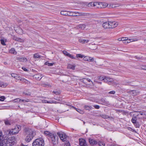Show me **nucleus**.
<instances>
[{"mask_svg":"<svg viewBox=\"0 0 146 146\" xmlns=\"http://www.w3.org/2000/svg\"><path fill=\"white\" fill-rule=\"evenodd\" d=\"M44 133L48 137L50 143L53 145H56L58 143V137L55 133H50L47 131H44Z\"/></svg>","mask_w":146,"mask_h":146,"instance_id":"f257e3e1","label":"nucleus"},{"mask_svg":"<svg viewBox=\"0 0 146 146\" xmlns=\"http://www.w3.org/2000/svg\"><path fill=\"white\" fill-rule=\"evenodd\" d=\"M35 135V132L34 130L31 129L28 130L25 133V141L27 142H29Z\"/></svg>","mask_w":146,"mask_h":146,"instance_id":"f03ea898","label":"nucleus"},{"mask_svg":"<svg viewBox=\"0 0 146 146\" xmlns=\"http://www.w3.org/2000/svg\"><path fill=\"white\" fill-rule=\"evenodd\" d=\"M16 142V139L14 137H11L7 139L3 140L2 146H11Z\"/></svg>","mask_w":146,"mask_h":146,"instance_id":"7ed1b4c3","label":"nucleus"},{"mask_svg":"<svg viewBox=\"0 0 146 146\" xmlns=\"http://www.w3.org/2000/svg\"><path fill=\"white\" fill-rule=\"evenodd\" d=\"M32 145L33 146H44V141L42 138L37 139L33 141Z\"/></svg>","mask_w":146,"mask_h":146,"instance_id":"20e7f679","label":"nucleus"},{"mask_svg":"<svg viewBox=\"0 0 146 146\" xmlns=\"http://www.w3.org/2000/svg\"><path fill=\"white\" fill-rule=\"evenodd\" d=\"M21 129L20 126L19 125H16L14 129H12L9 132V134L11 135L13 134H16L18 133L19 131Z\"/></svg>","mask_w":146,"mask_h":146,"instance_id":"39448f33","label":"nucleus"},{"mask_svg":"<svg viewBox=\"0 0 146 146\" xmlns=\"http://www.w3.org/2000/svg\"><path fill=\"white\" fill-rule=\"evenodd\" d=\"M12 77H14L16 79L18 80H20L21 81H23L26 83L27 84L29 83L30 82H29L28 80L25 79V78H22L19 76L18 75L16 74H11Z\"/></svg>","mask_w":146,"mask_h":146,"instance_id":"423d86ee","label":"nucleus"},{"mask_svg":"<svg viewBox=\"0 0 146 146\" xmlns=\"http://www.w3.org/2000/svg\"><path fill=\"white\" fill-rule=\"evenodd\" d=\"M57 134L62 141H65L66 140V135L64 133L62 132H58L57 133Z\"/></svg>","mask_w":146,"mask_h":146,"instance_id":"0eeeda50","label":"nucleus"},{"mask_svg":"<svg viewBox=\"0 0 146 146\" xmlns=\"http://www.w3.org/2000/svg\"><path fill=\"white\" fill-rule=\"evenodd\" d=\"M106 7V3L96 2V8H102Z\"/></svg>","mask_w":146,"mask_h":146,"instance_id":"6e6552de","label":"nucleus"},{"mask_svg":"<svg viewBox=\"0 0 146 146\" xmlns=\"http://www.w3.org/2000/svg\"><path fill=\"white\" fill-rule=\"evenodd\" d=\"M110 28H113L116 27L118 25L117 23L115 21L109 22Z\"/></svg>","mask_w":146,"mask_h":146,"instance_id":"1a4fd4ad","label":"nucleus"},{"mask_svg":"<svg viewBox=\"0 0 146 146\" xmlns=\"http://www.w3.org/2000/svg\"><path fill=\"white\" fill-rule=\"evenodd\" d=\"M63 53L65 56H68L69 57L71 58L72 59H76V58L74 57L73 54H70L68 52L64 50L62 52Z\"/></svg>","mask_w":146,"mask_h":146,"instance_id":"9d476101","label":"nucleus"},{"mask_svg":"<svg viewBox=\"0 0 146 146\" xmlns=\"http://www.w3.org/2000/svg\"><path fill=\"white\" fill-rule=\"evenodd\" d=\"M79 13L77 12L69 11L68 16H79Z\"/></svg>","mask_w":146,"mask_h":146,"instance_id":"9b49d317","label":"nucleus"},{"mask_svg":"<svg viewBox=\"0 0 146 146\" xmlns=\"http://www.w3.org/2000/svg\"><path fill=\"white\" fill-rule=\"evenodd\" d=\"M79 144L80 146H87L86 141L84 139H80Z\"/></svg>","mask_w":146,"mask_h":146,"instance_id":"f8f14e48","label":"nucleus"},{"mask_svg":"<svg viewBox=\"0 0 146 146\" xmlns=\"http://www.w3.org/2000/svg\"><path fill=\"white\" fill-rule=\"evenodd\" d=\"M88 7L90 8L94 7L95 8H96V2H90L88 4Z\"/></svg>","mask_w":146,"mask_h":146,"instance_id":"ddd939ff","label":"nucleus"},{"mask_svg":"<svg viewBox=\"0 0 146 146\" xmlns=\"http://www.w3.org/2000/svg\"><path fill=\"white\" fill-rule=\"evenodd\" d=\"M83 60L89 62H92L94 61V59L93 58H92L88 56H85L83 57Z\"/></svg>","mask_w":146,"mask_h":146,"instance_id":"4468645a","label":"nucleus"},{"mask_svg":"<svg viewBox=\"0 0 146 146\" xmlns=\"http://www.w3.org/2000/svg\"><path fill=\"white\" fill-rule=\"evenodd\" d=\"M89 141L90 145H96L98 143V141L94 139H89Z\"/></svg>","mask_w":146,"mask_h":146,"instance_id":"2eb2a0df","label":"nucleus"},{"mask_svg":"<svg viewBox=\"0 0 146 146\" xmlns=\"http://www.w3.org/2000/svg\"><path fill=\"white\" fill-rule=\"evenodd\" d=\"M140 40V38H130L128 39L127 40V43H129L131 42L136 41Z\"/></svg>","mask_w":146,"mask_h":146,"instance_id":"dca6fc26","label":"nucleus"},{"mask_svg":"<svg viewBox=\"0 0 146 146\" xmlns=\"http://www.w3.org/2000/svg\"><path fill=\"white\" fill-rule=\"evenodd\" d=\"M102 26L104 29H110L109 22L103 23L102 24Z\"/></svg>","mask_w":146,"mask_h":146,"instance_id":"f3484780","label":"nucleus"},{"mask_svg":"<svg viewBox=\"0 0 146 146\" xmlns=\"http://www.w3.org/2000/svg\"><path fill=\"white\" fill-rule=\"evenodd\" d=\"M17 59L19 61L22 62H26L27 61V58L25 57H18L17 58Z\"/></svg>","mask_w":146,"mask_h":146,"instance_id":"a211bd4d","label":"nucleus"},{"mask_svg":"<svg viewBox=\"0 0 146 146\" xmlns=\"http://www.w3.org/2000/svg\"><path fill=\"white\" fill-rule=\"evenodd\" d=\"M104 81L106 83L111 82L113 81L112 78L108 77H104V79H103Z\"/></svg>","mask_w":146,"mask_h":146,"instance_id":"6ab92c4d","label":"nucleus"},{"mask_svg":"<svg viewBox=\"0 0 146 146\" xmlns=\"http://www.w3.org/2000/svg\"><path fill=\"white\" fill-rule=\"evenodd\" d=\"M33 77L36 80H40L42 77V76L41 74H38L34 75Z\"/></svg>","mask_w":146,"mask_h":146,"instance_id":"aec40b11","label":"nucleus"},{"mask_svg":"<svg viewBox=\"0 0 146 146\" xmlns=\"http://www.w3.org/2000/svg\"><path fill=\"white\" fill-rule=\"evenodd\" d=\"M4 139L2 132L0 131V146H2Z\"/></svg>","mask_w":146,"mask_h":146,"instance_id":"412c9836","label":"nucleus"},{"mask_svg":"<svg viewBox=\"0 0 146 146\" xmlns=\"http://www.w3.org/2000/svg\"><path fill=\"white\" fill-rule=\"evenodd\" d=\"M79 41L82 43H86L88 42V40L85 39L80 38L79 39Z\"/></svg>","mask_w":146,"mask_h":146,"instance_id":"4be33fe9","label":"nucleus"},{"mask_svg":"<svg viewBox=\"0 0 146 146\" xmlns=\"http://www.w3.org/2000/svg\"><path fill=\"white\" fill-rule=\"evenodd\" d=\"M69 13V11H61L60 12L61 15L65 16H68Z\"/></svg>","mask_w":146,"mask_h":146,"instance_id":"5701e85b","label":"nucleus"},{"mask_svg":"<svg viewBox=\"0 0 146 146\" xmlns=\"http://www.w3.org/2000/svg\"><path fill=\"white\" fill-rule=\"evenodd\" d=\"M8 85V84L6 83L3 82H0V87L5 88Z\"/></svg>","mask_w":146,"mask_h":146,"instance_id":"b1692460","label":"nucleus"},{"mask_svg":"<svg viewBox=\"0 0 146 146\" xmlns=\"http://www.w3.org/2000/svg\"><path fill=\"white\" fill-rule=\"evenodd\" d=\"M130 93L133 96H135L139 94L138 92H137L136 90H135L131 91Z\"/></svg>","mask_w":146,"mask_h":146,"instance_id":"393cba45","label":"nucleus"},{"mask_svg":"<svg viewBox=\"0 0 146 146\" xmlns=\"http://www.w3.org/2000/svg\"><path fill=\"white\" fill-rule=\"evenodd\" d=\"M75 66L71 64H68L67 66L68 68L71 69L73 70L75 69Z\"/></svg>","mask_w":146,"mask_h":146,"instance_id":"a878e982","label":"nucleus"},{"mask_svg":"<svg viewBox=\"0 0 146 146\" xmlns=\"http://www.w3.org/2000/svg\"><path fill=\"white\" fill-rule=\"evenodd\" d=\"M16 32L20 34H22L23 33V30L20 28H19L18 29L15 30Z\"/></svg>","mask_w":146,"mask_h":146,"instance_id":"bb28decb","label":"nucleus"},{"mask_svg":"<svg viewBox=\"0 0 146 146\" xmlns=\"http://www.w3.org/2000/svg\"><path fill=\"white\" fill-rule=\"evenodd\" d=\"M72 108H73L75 110H76L78 112L80 113L83 114L84 113L83 111L81 110L80 109H77L76 108H75L74 106H72Z\"/></svg>","mask_w":146,"mask_h":146,"instance_id":"cd10ccee","label":"nucleus"},{"mask_svg":"<svg viewBox=\"0 0 146 146\" xmlns=\"http://www.w3.org/2000/svg\"><path fill=\"white\" fill-rule=\"evenodd\" d=\"M85 25L84 24H80L78 26V28L80 29H84L85 27Z\"/></svg>","mask_w":146,"mask_h":146,"instance_id":"c85d7f7f","label":"nucleus"},{"mask_svg":"<svg viewBox=\"0 0 146 146\" xmlns=\"http://www.w3.org/2000/svg\"><path fill=\"white\" fill-rule=\"evenodd\" d=\"M84 108L86 110H88L89 111L90 110L92 109V108L91 106H84Z\"/></svg>","mask_w":146,"mask_h":146,"instance_id":"c756f323","label":"nucleus"},{"mask_svg":"<svg viewBox=\"0 0 146 146\" xmlns=\"http://www.w3.org/2000/svg\"><path fill=\"white\" fill-rule=\"evenodd\" d=\"M9 52L10 53L13 54H15L17 53V52L14 48H11L9 51Z\"/></svg>","mask_w":146,"mask_h":146,"instance_id":"7c9ffc66","label":"nucleus"},{"mask_svg":"<svg viewBox=\"0 0 146 146\" xmlns=\"http://www.w3.org/2000/svg\"><path fill=\"white\" fill-rule=\"evenodd\" d=\"M4 121L5 124L6 125H11L10 121L8 119L4 120Z\"/></svg>","mask_w":146,"mask_h":146,"instance_id":"2f4dec72","label":"nucleus"},{"mask_svg":"<svg viewBox=\"0 0 146 146\" xmlns=\"http://www.w3.org/2000/svg\"><path fill=\"white\" fill-rule=\"evenodd\" d=\"M41 56L38 54H34L33 55V58H40Z\"/></svg>","mask_w":146,"mask_h":146,"instance_id":"473e14b6","label":"nucleus"},{"mask_svg":"<svg viewBox=\"0 0 146 146\" xmlns=\"http://www.w3.org/2000/svg\"><path fill=\"white\" fill-rule=\"evenodd\" d=\"M0 41L1 44L3 45H6L5 42H6V40H4L3 39H1L0 40Z\"/></svg>","mask_w":146,"mask_h":146,"instance_id":"72a5a7b5","label":"nucleus"},{"mask_svg":"<svg viewBox=\"0 0 146 146\" xmlns=\"http://www.w3.org/2000/svg\"><path fill=\"white\" fill-rule=\"evenodd\" d=\"M21 99L20 98H17L14 99L13 101L14 103H18L19 102H21Z\"/></svg>","mask_w":146,"mask_h":146,"instance_id":"f704fd0d","label":"nucleus"},{"mask_svg":"<svg viewBox=\"0 0 146 146\" xmlns=\"http://www.w3.org/2000/svg\"><path fill=\"white\" fill-rule=\"evenodd\" d=\"M100 116L101 117L104 119H106L109 117L108 116L105 114H101L100 115Z\"/></svg>","mask_w":146,"mask_h":146,"instance_id":"c9c22d12","label":"nucleus"},{"mask_svg":"<svg viewBox=\"0 0 146 146\" xmlns=\"http://www.w3.org/2000/svg\"><path fill=\"white\" fill-rule=\"evenodd\" d=\"M136 117H133L131 119V121L134 124L136 123L137 121H136Z\"/></svg>","mask_w":146,"mask_h":146,"instance_id":"e433bc0d","label":"nucleus"},{"mask_svg":"<svg viewBox=\"0 0 146 146\" xmlns=\"http://www.w3.org/2000/svg\"><path fill=\"white\" fill-rule=\"evenodd\" d=\"M59 102H57L56 101H48V102H47V103L48 104H57V103H59Z\"/></svg>","mask_w":146,"mask_h":146,"instance_id":"4c0bfd02","label":"nucleus"},{"mask_svg":"<svg viewBox=\"0 0 146 146\" xmlns=\"http://www.w3.org/2000/svg\"><path fill=\"white\" fill-rule=\"evenodd\" d=\"M15 40L18 41L19 42H23L24 41V40L23 39H22L20 38H17L15 39Z\"/></svg>","mask_w":146,"mask_h":146,"instance_id":"58836bf2","label":"nucleus"},{"mask_svg":"<svg viewBox=\"0 0 146 146\" xmlns=\"http://www.w3.org/2000/svg\"><path fill=\"white\" fill-rule=\"evenodd\" d=\"M84 57V55L81 54H78L76 55V57L77 58H82Z\"/></svg>","mask_w":146,"mask_h":146,"instance_id":"ea45409f","label":"nucleus"},{"mask_svg":"<svg viewBox=\"0 0 146 146\" xmlns=\"http://www.w3.org/2000/svg\"><path fill=\"white\" fill-rule=\"evenodd\" d=\"M112 3H109V4H107L106 3V7H107L108 8H112Z\"/></svg>","mask_w":146,"mask_h":146,"instance_id":"a19ab883","label":"nucleus"},{"mask_svg":"<svg viewBox=\"0 0 146 146\" xmlns=\"http://www.w3.org/2000/svg\"><path fill=\"white\" fill-rule=\"evenodd\" d=\"M5 99V97L4 96H1L0 97V100L1 101H4Z\"/></svg>","mask_w":146,"mask_h":146,"instance_id":"79ce46f5","label":"nucleus"},{"mask_svg":"<svg viewBox=\"0 0 146 146\" xmlns=\"http://www.w3.org/2000/svg\"><path fill=\"white\" fill-rule=\"evenodd\" d=\"M42 86L45 87H47V86H49V84L48 83H44L42 84Z\"/></svg>","mask_w":146,"mask_h":146,"instance_id":"37998d69","label":"nucleus"},{"mask_svg":"<svg viewBox=\"0 0 146 146\" xmlns=\"http://www.w3.org/2000/svg\"><path fill=\"white\" fill-rule=\"evenodd\" d=\"M136 113H137V116H138L139 115H143V113L142 112L136 111Z\"/></svg>","mask_w":146,"mask_h":146,"instance_id":"c03bdc74","label":"nucleus"},{"mask_svg":"<svg viewBox=\"0 0 146 146\" xmlns=\"http://www.w3.org/2000/svg\"><path fill=\"white\" fill-rule=\"evenodd\" d=\"M93 107L97 109H98L100 108V106L98 105H94Z\"/></svg>","mask_w":146,"mask_h":146,"instance_id":"a18cd8bd","label":"nucleus"},{"mask_svg":"<svg viewBox=\"0 0 146 146\" xmlns=\"http://www.w3.org/2000/svg\"><path fill=\"white\" fill-rule=\"evenodd\" d=\"M128 38L127 37H123L122 38V41H127V40L128 39Z\"/></svg>","mask_w":146,"mask_h":146,"instance_id":"49530a36","label":"nucleus"},{"mask_svg":"<svg viewBox=\"0 0 146 146\" xmlns=\"http://www.w3.org/2000/svg\"><path fill=\"white\" fill-rule=\"evenodd\" d=\"M115 91H114V90L108 92V93L109 94H115Z\"/></svg>","mask_w":146,"mask_h":146,"instance_id":"de8ad7c7","label":"nucleus"},{"mask_svg":"<svg viewBox=\"0 0 146 146\" xmlns=\"http://www.w3.org/2000/svg\"><path fill=\"white\" fill-rule=\"evenodd\" d=\"M134 124L135 126L136 127L139 128V125L138 123H136Z\"/></svg>","mask_w":146,"mask_h":146,"instance_id":"09e8293b","label":"nucleus"},{"mask_svg":"<svg viewBox=\"0 0 146 146\" xmlns=\"http://www.w3.org/2000/svg\"><path fill=\"white\" fill-rule=\"evenodd\" d=\"M115 5V8L119 7L121 5L120 4H118L117 3H114Z\"/></svg>","mask_w":146,"mask_h":146,"instance_id":"8fccbe9b","label":"nucleus"},{"mask_svg":"<svg viewBox=\"0 0 146 146\" xmlns=\"http://www.w3.org/2000/svg\"><path fill=\"white\" fill-rule=\"evenodd\" d=\"M65 146H71L69 142H68L65 144Z\"/></svg>","mask_w":146,"mask_h":146,"instance_id":"3c124183","label":"nucleus"},{"mask_svg":"<svg viewBox=\"0 0 146 146\" xmlns=\"http://www.w3.org/2000/svg\"><path fill=\"white\" fill-rule=\"evenodd\" d=\"M104 78L102 76H100L99 78V79L100 80H103V79H104Z\"/></svg>","mask_w":146,"mask_h":146,"instance_id":"603ef678","label":"nucleus"},{"mask_svg":"<svg viewBox=\"0 0 146 146\" xmlns=\"http://www.w3.org/2000/svg\"><path fill=\"white\" fill-rule=\"evenodd\" d=\"M53 92L54 94H56V95H58L59 94V92H57V91H56V92H55V91H53Z\"/></svg>","mask_w":146,"mask_h":146,"instance_id":"864d4df0","label":"nucleus"},{"mask_svg":"<svg viewBox=\"0 0 146 146\" xmlns=\"http://www.w3.org/2000/svg\"><path fill=\"white\" fill-rule=\"evenodd\" d=\"M47 102H48V101L46 100H42V102L43 103H47Z\"/></svg>","mask_w":146,"mask_h":146,"instance_id":"5fc2aeb1","label":"nucleus"},{"mask_svg":"<svg viewBox=\"0 0 146 146\" xmlns=\"http://www.w3.org/2000/svg\"><path fill=\"white\" fill-rule=\"evenodd\" d=\"M142 68L143 70H146V66H143Z\"/></svg>","mask_w":146,"mask_h":146,"instance_id":"6e6d98bb","label":"nucleus"},{"mask_svg":"<svg viewBox=\"0 0 146 146\" xmlns=\"http://www.w3.org/2000/svg\"><path fill=\"white\" fill-rule=\"evenodd\" d=\"M87 80V81H88L89 82H90L91 81V80L90 79L87 78V79H85L84 80H83V82H84V80Z\"/></svg>","mask_w":146,"mask_h":146,"instance_id":"4d7b16f0","label":"nucleus"},{"mask_svg":"<svg viewBox=\"0 0 146 146\" xmlns=\"http://www.w3.org/2000/svg\"><path fill=\"white\" fill-rule=\"evenodd\" d=\"M22 69L25 71H28L27 69L25 67H22Z\"/></svg>","mask_w":146,"mask_h":146,"instance_id":"13d9d810","label":"nucleus"},{"mask_svg":"<svg viewBox=\"0 0 146 146\" xmlns=\"http://www.w3.org/2000/svg\"><path fill=\"white\" fill-rule=\"evenodd\" d=\"M99 144L101 146H104L105 145L103 143H100Z\"/></svg>","mask_w":146,"mask_h":146,"instance_id":"bf43d9fd","label":"nucleus"},{"mask_svg":"<svg viewBox=\"0 0 146 146\" xmlns=\"http://www.w3.org/2000/svg\"><path fill=\"white\" fill-rule=\"evenodd\" d=\"M53 64L52 63H49V62L48 63V66H52L53 65Z\"/></svg>","mask_w":146,"mask_h":146,"instance_id":"052dcab7","label":"nucleus"},{"mask_svg":"<svg viewBox=\"0 0 146 146\" xmlns=\"http://www.w3.org/2000/svg\"><path fill=\"white\" fill-rule=\"evenodd\" d=\"M24 101H25V102H28L30 101L29 100V99H26L25 100H24Z\"/></svg>","mask_w":146,"mask_h":146,"instance_id":"680f3d73","label":"nucleus"},{"mask_svg":"<svg viewBox=\"0 0 146 146\" xmlns=\"http://www.w3.org/2000/svg\"><path fill=\"white\" fill-rule=\"evenodd\" d=\"M115 8V5L114 3H112V8Z\"/></svg>","mask_w":146,"mask_h":146,"instance_id":"e2e57ef3","label":"nucleus"},{"mask_svg":"<svg viewBox=\"0 0 146 146\" xmlns=\"http://www.w3.org/2000/svg\"><path fill=\"white\" fill-rule=\"evenodd\" d=\"M66 105L68 106H71V108H72V106H71V105L69 104V103H68V104H66Z\"/></svg>","mask_w":146,"mask_h":146,"instance_id":"0e129e2a","label":"nucleus"},{"mask_svg":"<svg viewBox=\"0 0 146 146\" xmlns=\"http://www.w3.org/2000/svg\"><path fill=\"white\" fill-rule=\"evenodd\" d=\"M48 63H49V62H45V65H48Z\"/></svg>","mask_w":146,"mask_h":146,"instance_id":"69168bd1","label":"nucleus"},{"mask_svg":"<svg viewBox=\"0 0 146 146\" xmlns=\"http://www.w3.org/2000/svg\"><path fill=\"white\" fill-rule=\"evenodd\" d=\"M118 40L119 41H122V38H119L118 39Z\"/></svg>","mask_w":146,"mask_h":146,"instance_id":"338daca9","label":"nucleus"},{"mask_svg":"<svg viewBox=\"0 0 146 146\" xmlns=\"http://www.w3.org/2000/svg\"><path fill=\"white\" fill-rule=\"evenodd\" d=\"M25 94L26 95H27L29 96V95H30V93H29V94L26 93Z\"/></svg>","mask_w":146,"mask_h":146,"instance_id":"774afa93","label":"nucleus"}]
</instances>
